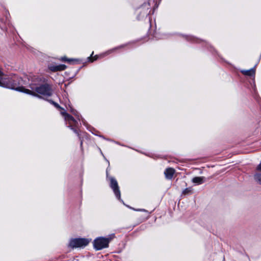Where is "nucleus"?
Wrapping results in <instances>:
<instances>
[{"label":"nucleus","mask_w":261,"mask_h":261,"mask_svg":"<svg viewBox=\"0 0 261 261\" xmlns=\"http://www.w3.org/2000/svg\"><path fill=\"white\" fill-rule=\"evenodd\" d=\"M256 169L259 171H261V163L257 166Z\"/></svg>","instance_id":"obj_16"},{"label":"nucleus","mask_w":261,"mask_h":261,"mask_svg":"<svg viewBox=\"0 0 261 261\" xmlns=\"http://www.w3.org/2000/svg\"><path fill=\"white\" fill-rule=\"evenodd\" d=\"M22 84V80L17 77L10 79L7 76L4 75L0 67V86L26 93L27 89H25L23 87L18 86Z\"/></svg>","instance_id":"obj_1"},{"label":"nucleus","mask_w":261,"mask_h":261,"mask_svg":"<svg viewBox=\"0 0 261 261\" xmlns=\"http://www.w3.org/2000/svg\"><path fill=\"white\" fill-rule=\"evenodd\" d=\"M90 240L85 238H77L71 239L69 243V246L72 248L84 247L90 242Z\"/></svg>","instance_id":"obj_4"},{"label":"nucleus","mask_w":261,"mask_h":261,"mask_svg":"<svg viewBox=\"0 0 261 261\" xmlns=\"http://www.w3.org/2000/svg\"><path fill=\"white\" fill-rule=\"evenodd\" d=\"M49 70L52 71H62L66 69V66L64 64H60L59 65H50L48 67Z\"/></svg>","instance_id":"obj_7"},{"label":"nucleus","mask_w":261,"mask_h":261,"mask_svg":"<svg viewBox=\"0 0 261 261\" xmlns=\"http://www.w3.org/2000/svg\"><path fill=\"white\" fill-rule=\"evenodd\" d=\"M70 111L73 114L79 117L77 112L72 108H70Z\"/></svg>","instance_id":"obj_13"},{"label":"nucleus","mask_w":261,"mask_h":261,"mask_svg":"<svg viewBox=\"0 0 261 261\" xmlns=\"http://www.w3.org/2000/svg\"><path fill=\"white\" fill-rule=\"evenodd\" d=\"M61 113L64 116L65 120L68 122L70 127L75 126L76 125V121L71 116L69 115L65 112H61Z\"/></svg>","instance_id":"obj_6"},{"label":"nucleus","mask_w":261,"mask_h":261,"mask_svg":"<svg viewBox=\"0 0 261 261\" xmlns=\"http://www.w3.org/2000/svg\"><path fill=\"white\" fill-rule=\"evenodd\" d=\"M242 73H243L245 75L248 76H254L255 75V69L254 68H251L249 70H243L241 71Z\"/></svg>","instance_id":"obj_10"},{"label":"nucleus","mask_w":261,"mask_h":261,"mask_svg":"<svg viewBox=\"0 0 261 261\" xmlns=\"http://www.w3.org/2000/svg\"><path fill=\"white\" fill-rule=\"evenodd\" d=\"M193 189L192 188L189 187L183 190L182 194L183 195H188L191 194L193 193Z\"/></svg>","instance_id":"obj_11"},{"label":"nucleus","mask_w":261,"mask_h":261,"mask_svg":"<svg viewBox=\"0 0 261 261\" xmlns=\"http://www.w3.org/2000/svg\"><path fill=\"white\" fill-rule=\"evenodd\" d=\"M254 179L256 181L261 185V174L257 173L255 174L254 176Z\"/></svg>","instance_id":"obj_12"},{"label":"nucleus","mask_w":261,"mask_h":261,"mask_svg":"<svg viewBox=\"0 0 261 261\" xmlns=\"http://www.w3.org/2000/svg\"><path fill=\"white\" fill-rule=\"evenodd\" d=\"M73 59H68L66 58V57L62 58V61H66L68 62H70L71 61H73Z\"/></svg>","instance_id":"obj_14"},{"label":"nucleus","mask_w":261,"mask_h":261,"mask_svg":"<svg viewBox=\"0 0 261 261\" xmlns=\"http://www.w3.org/2000/svg\"><path fill=\"white\" fill-rule=\"evenodd\" d=\"M111 188L113 189V191L116 196V197L119 199H120V191L119 189L117 181L113 178H111Z\"/></svg>","instance_id":"obj_5"},{"label":"nucleus","mask_w":261,"mask_h":261,"mask_svg":"<svg viewBox=\"0 0 261 261\" xmlns=\"http://www.w3.org/2000/svg\"><path fill=\"white\" fill-rule=\"evenodd\" d=\"M137 211H140L147 212L146 211H145V210H144V209H142V210H137Z\"/></svg>","instance_id":"obj_18"},{"label":"nucleus","mask_w":261,"mask_h":261,"mask_svg":"<svg viewBox=\"0 0 261 261\" xmlns=\"http://www.w3.org/2000/svg\"><path fill=\"white\" fill-rule=\"evenodd\" d=\"M114 238V234H111L108 238L99 237L94 240L93 245L96 250H100L109 246V243Z\"/></svg>","instance_id":"obj_3"},{"label":"nucleus","mask_w":261,"mask_h":261,"mask_svg":"<svg viewBox=\"0 0 261 261\" xmlns=\"http://www.w3.org/2000/svg\"><path fill=\"white\" fill-rule=\"evenodd\" d=\"M192 181L196 185H200L205 181V177L203 176L195 177L192 179Z\"/></svg>","instance_id":"obj_9"},{"label":"nucleus","mask_w":261,"mask_h":261,"mask_svg":"<svg viewBox=\"0 0 261 261\" xmlns=\"http://www.w3.org/2000/svg\"><path fill=\"white\" fill-rule=\"evenodd\" d=\"M71 129H72V130H73V131H74L75 133L77 134V132H76V130L75 129H73V128H71Z\"/></svg>","instance_id":"obj_19"},{"label":"nucleus","mask_w":261,"mask_h":261,"mask_svg":"<svg viewBox=\"0 0 261 261\" xmlns=\"http://www.w3.org/2000/svg\"><path fill=\"white\" fill-rule=\"evenodd\" d=\"M53 103L55 105V106L57 108L59 109H62V108L60 107V106L58 103L54 102H53Z\"/></svg>","instance_id":"obj_15"},{"label":"nucleus","mask_w":261,"mask_h":261,"mask_svg":"<svg viewBox=\"0 0 261 261\" xmlns=\"http://www.w3.org/2000/svg\"><path fill=\"white\" fill-rule=\"evenodd\" d=\"M88 59H89V60H90L91 62H93V61L96 60L97 59V56H95L94 57V59L93 60H91V58L90 57H89Z\"/></svg>","instance_id":"obj_17"},{"label":"nucleus","mask_w":261,"mask_h":261,"mask_svg":"<svg viewBox=\"0 0 261 261\" xmlns=\"http://www.w3.org/2000/svg\"><path fill=\"white\" fill-rule=\"evenodd\" d=\"M174 173L175 170L174 169L172 168H168L166 169L164 172V174L165 175L166 178L168 179H171L172 178Z\"/></svg>","instance_id":"obj_8"},{"label":"nucleus","mask_w":261,"mask_h":261,"mask_svg":"<svg viewBox=\"0 0 261 261\" xmlns=\"http://www.w3.org/2000/svg\"><path fill=\"white\" fill-rule=\"evenodd\" d=\"M30 88L31 90H26V93L36 96H38L39 94L48 96L51 94V88L48 84L36 86L32 84L30 85Z\"/></svg>","instance_id":"obj_2"}]
</instances>
